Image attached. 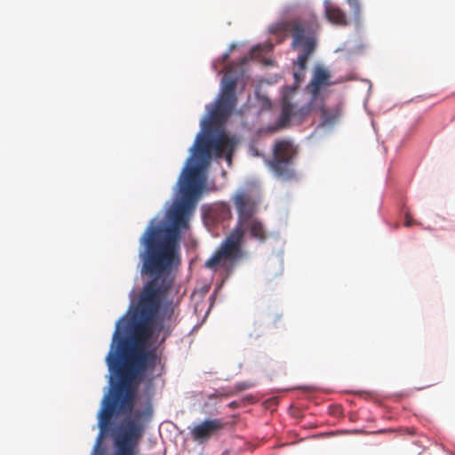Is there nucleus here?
<instances>
[{
    "label": "nucleus",
    "instance_id": "obj_18",
    "mask_svg": "<svg viewBox=\"0 0 455 455\" xmlns=\"http://www.w3.org/2000/svg\"><path fill=\"white\" fill-rule=\"evenodd\" d=\"M302 51H303V52L298 56L297 64H298L299 69L305 70L307 68V60H308L309 57L311 56V54L315 52V50L305 49Z\"/></svg>",
    "mask_w": 455,
    "mask_h": 455
},
{
    "label": "nucleus",
    "instance_id": "obj_1",
    "mask_svg": "<svg viewBox=\"0 0 455 455\" xmlns=\"http://www.w3.org/2000/svg\"><path fill=\"white\" fill-rule=\"evenodd\" d=\"M141 274L149 277L140 291L132 318H121L113 334L106 362L110 372L118 383L105 395L99 412L100 430L98 444L108 431L112 418L119 414H130L143 410L133 409L136 389L147 371H153L158 356L155 348H147L146 343L155 334L163 332L168 337L176 323L172 299H165L173 285L172 270L180 263V240L157 230L146 229L140 238Z\"/></svg>",
    "mask_w": 455,
    "mask_h": 455
},
{
    "label": "nucleus",
    "instance_id": "obj_2",
    "mask_svg": "<svg viewBox=\"0 0 455 455\" xmlns=\"http://www.w3.org/2000/svg\"><path fill=\"white\" fill-rule=\"evenodd\" d=\"M212 151V136L200 133L179 180L180 199L167 212L170 224H156L152 220L146 229L180 240L181 231L188 228V213L195 208L204 186V169L210 163Z\"/></svg>",
    "mask_w": 455,
    "mask_h": 455
},
{
    "label": "nucleus",
    "instance_id": "obj_7",
    "mask_svg": "<svg viewBox=\"0 0 455 455\" xmlns=\"http://www.w3.org/2000/svg\"><path fill=\"white\" fill-rule=\"evenodd\" d=\"M222 84V91L215 107L210 113L211 119L214 122L225 121L231 115L237 102L235 96L236 80L225 76Z\"/></svg>",
    "mask_w": 455,
    "mask_h": 455
},
{
    "label": "nucleus",
    "instance_id": "obj_3",
    "mask_svg": "<svg viewBox=\"0 0 455 455\" xmlns=\"http://www.w3.org/2000/svg\"><path fill=\"white\" fill-rule=\"evenodd\" d=\"M233 201L237 212V221L234 228L241 233L243 240L245 235H248L251 239L265 243L269 235L266 225L255 217L257 202L244 192L236 194Z\"/></svg>",
    "mask_w": 455,
    "mask_h": 455
},
{
    "label": "nucleus",
    "instance_id": "obj_15",
    "mask_svg": "<svg viewBox=\"0 0 455 455\" xmlns=\"http://www.w3.org/2000/svg\"><path fill=\"white\" fill-rule=\"evenodd\" d=\"M304 76H305V70L304 69H299V70L295 71L293 73L294 85L286 87L285 88V92L283 93H288L289 96L292 95L296 92V90L299 87V84L304 79Z\"/></svg>",
    "mask_w": 455,
    "mask_h": 455
},
{
    "label": "nucleus",
    "instance_id": "obj_22",
    "mask_svg": "<svg viewBox=\"0 0 455 455\" xmlns=\"http://www.w3.org/2000/svg\"><path fill=\"white\" fill-rule=\"evenodd\" d=\"M411 225V219L407 216V217H406V221H405V226L410 227Z\"/></svg>",
    "mask_w": 455,
    "mask_h": 455
},
{
    "label": "nucleus",
    "instance_id": "obj_20",
    "mask_svg": "<svg viewBox=\"0 0 455 455\" xmlns=\"http://www.w3.org/2000/svg\"><path fill=\"white\" fill-rule=\"evenodd\" d=\"M228 407L231 408V409L237 408L238 407V403L235 402V401H233V402L228 403Z\"/></svg>",
    "mask_w": 455,
    "mask_h": 455
},
{
    "label": "nucleus",
    "instance_id": "obj_9",
    "mask_svg": "<svg viewBox=\"0 0 455 455\" xmlns=\"http://www.w3.org/2000/svg\"><path fill=\"white\" fill-rule=\"evenodd\" d=\"M228 423L221 418L205 419L189 427L191 439L198 444L208 443L219 437L227 427Z\"/></svg>",
    "mask_w": 455,
    "mask_h": 455
},
{
    "label": "nucleus",
    "instance_id": "obj_17",
    "mask_svg": "<svg viewBox=\"0 0 455 455\" xmlns=\"http://www.w3.org/2000/svg\"><path fill=\"white\" fill-rule=\"evenodd\" d=\"M234 395V392L230 389H228L226 387H220V389H217L215 392L207 394L206 398L207 399H215V398H223V397H229Z\"/></svg>",
    "mask_w": 455,
    "mask_h": 455
},
{
    "label": "nucleus",
    "instance_id": "obj_12",
    "mask_svg": "<svg viewBox=\"0 0 455 455\" xmlns=\"http://www.w3.org/2000/svg\"><path fill=\"white\" fill-rule=\"evenodd\" d=\"M325 16L330 22L335 25L347 26L348 24L345 12L330 4L325 5Z\"/></svg>",
    "mask_w": 455,
    "mask_h": 455
},
{
    "label": "nucleus",
    "instance_id": "obj_8",
    "mask_svg": "<svg viewBox=\"0 0 455 455\" xmlns=\"http://www.w3.org/2000/svg\"><path fill=\"white\" fill-rule=\"evenodd\" d=\"M288 93H283L282 100V111L277 121L279 128L287 127L290 122L293 120L296 123H301L309 114L315 111L318 100H311L299 108H296L291 101Z\"/></svg>",
    "mask_w": 455,
    "mask_h": 455
},
{
    "label": "nucleus",
    "instance_id": "obj_21",
    "mask_svg": "<svg viewBox=\"0 0 455 455\" xmlns=\"http://www.w3.org/2000/svg\"><path fill=\"white\" fill-rule=\"evenodd\" d=\"M261 48H262V51H265V49H264V48H265V46H260V45H259V46H257V47H255V48H253V49L251 50V54L253 55L255 51H257V50H260Z\"/></svg>",
    "mask_w": 455,
    "mask_h": 455
},
{
    "label": "nucleus",
    "instance_id": "obj_10",
    "mask_svg": "<svg viewBox=\"0 0 455 455\" xmlns=\"http://www.w3.org/2000/svg\"><path fill=\"white\" fill-rule=\"evenodd\" d=\"M330 73L322 67H316L314 70L312 79L307 86L313 100H318L320 91L323 87L330 84Z\"/></svg>",
    "mask_w": 455,
    "mask_h": 455
},
{
    "label": "nucleus",
    "instance_id": "obj_11",
    "mask_svg": "<svg viewBox=\"0 0 455 455\" xmlns=\"http://www.w3.org/2000/svg\"><path fill=\"white\" fill-rule=\"evenodd\" d=\"M234 145L233 140L225 132L212 136V150L217 157H220L224 153H227V160L231 162Z\"/></svg>",
    "mask_w": 455,
    "mask_h": 455
},
{
    "label": "nucleus",
    "instance_id": "obj_19",
    "mask_svg": "<svg viewBox=\"0 0 455 455\" xmlns=\"http://www.w3.org/2000/svg\"><path fill=\"white\" fill-rule=\"evenodd\" d=\"M252 387H254V383L252 382H239L233 388L229 389L234 392V395H235L238 392L249 389Z\"/></svg>",
    "mask_w": 455,
    "mask_h": 455
},
{
    "label": "nucleus",
    "instance_id": "obj_5",
    "mask_svg": "<svg viewBox=\"0 0 455 455\" xmlns=\"http://www.w3.org/2000/svg\"><path fill=\"white\" fill-rule=\"evenodd\" d=\"M243 242L241 233L233 228L222 241L219 250L205 262V267L212 269L224 261L234 262L240 259L243 255Z\"/></svg>",
    "mask_w": 455,
    "mask_h": 455
},
{
    "label": "nucleus",
    "instance_id": "obj_23",
    "mask_svg": "<svg viewBox=\"0 0 455 455\" xmlns=\"http://www.w3.org/2000/svg\"><path fill=\"white\" fill-rule=\"evenodd\" d=\"M228 57H229V53L228 52L224 53L223 56H222V60L226 61L228 59Z\"/></svg>",
    "mask_w": 455,
    "mask_h": 455
},
{
    "label": "nucleus",
    "instance_id": "obj_24",
    "mask_svg": "<svg viewBox=\"0 0 455 455\" xmlns=\"http://www.w3.org/2000/svg\"><path fill=\"white\" fill-rule=\"evenodd\" d=\"M253 151H254V153H253L254 156H259V152L256 149H253Z\"/></svg>",
    "mask_w": 455,
    "mask_h": 455
},
{
    "label": "nucleus",
    "instance_id": "obj_13",
    "mask_svg": "<svg viewBox=\"0 0 455 455\" xmlns=\"http://www.w3.org/2000/svg\"><path fill=\"white\" fill-rule=\"evenodd\" d=\"M315 111L321 115V125L328 126L333 124L339 116V111L337 108L329 109L323 103L317 102Z\"/></svg>",
    "mask_w": 455,
    "mask_h": 455
},
{
    "label": "nucleus",
    "instance_id": "obj_4",
    "mask_svg": "<svg viewBox=\"0 0 455 455\" xmlns=\"http://www.w3.org/2000/svg\"><path fill=\"white\" fill-rule=\"evenodd\" d=\"M298 154V148L291 140H276L272 152V158L266 161L271 172L280 180L296 179L293 161Z\"/></svg>",
    "mask_w": 455,
    "mask_h": 455
},
{
    "label": "nucleus",
    "instance_id": "obj_14",
    "mask_svg": "<svg viewBox=\"0 0 455 455\" xmlns=\"http://www.w3.org/2000/svg\"><path fill=\"white\" fill-rule=\"evenodd\" d=\"M210 217L217 223L231 219L232 212L230 206L221 203L213 205L209 211Z\"/></svg>",
    "mask_w": 455,
    "mask_h": 455
},
{
    "label": "nucleus",
    "instance_id": "obj_16",
    "mask_svg": "<svg viewBox=\"0 0 455 455\" xmlns=\"http://www.w3.org/2000/svg\"><path fill=\"white\" fill-rule=\"evenodd\" d=\"M347 4L352 9L353 18L355 23L359 24L361 20V3L359 0H347Z\"/></svg>",
    "mask_w": 455,
    "mask_h": 455
},
{
    "label": "nucleus",
    "instance_id": "obj_6",
    "mask_svg": "<svg viewBox=\"0 0 455 455\" xmlns=\"http://www.w3.org/2000/svg\"><path fill=\"white\" fill-rule=\"evenodd\" d=\"M278 30L289 33L292 37L293 49L315 50L316 46L315 28L308 22L294 20L278 25Z\"/></svg>",
    "mask_w": 455,
    "mask_h": 455
}]
</instances>
